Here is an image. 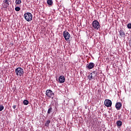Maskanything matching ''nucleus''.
<instances>
[{
  "label": "nucleus",
  "instance_id": "nucleus-1",
  "mask_svg": "<svg viewBox=\"0 0 131 131\" xmlns=\"http://www.w3.org/2000/svg\"><path fill=\"white\" fill-rule=\"evenodd\" d=\"M15 73L17 76H23V75L24 74V71L22 68L18 67L15 69Z\"/></svg>",
  "mask_w": 131,
  "mask_h": 131
},
{
  "label": "nucleus",
  "instance_id": "nucleus-2",
  "mask_svg": "<svg viewBox=\"0 0 131 131\" xmlns=\"http://www.w3.org/2000/svg\"><path fill=\"white\" fill-rule=\"evenodd\" d=\"M32 14L30 12H27L24 14V18L28 22H30L32 20Z\"/></svg>",
  "mask_w": 131,
  "mask_h": 131
},
{
  "label": "nucleus",
  "instance_id": "nucleus-3",
  "mask_svg": "<svg viewBox=\"0 0 131 131\" xmlns=\"http://www.w3.org/2000/svg\"><path fill=\"white\" fill-rule=\"evenodd\" d=\"M46 95L49 99H54V97H55V94L53 93L52 91L51 90H47L46 91Z\"/></svg>",
  "mask_w": 131,
  "mask_h": 131
},
{
  "label": "nucleus",
  "instance_id": "nucleus-4",
  "mask_svg": "<svg viewBox=\"0 0 131 131\" xmlns=\"http://www.w3.org/2000/svg\"><path fill=\"white\" fill-rule=\"evenodd\" d=\"M92 26L96 30H99L100 29V23L97 20H95L92 22Z\"/></svg>",
  "mask_w": 131,
  "mask_h": 131
},
{
  "label": "nucleus",
  "instance_id": "nucleus-5",
  "mask_svg": "<svg viewBox=\"0 0 131 131\" xmlns=\"http://www.w3.org/2000/svg\"><path fill=\"white\" fill-rule=\"evenodd\" d=\"M63 35L65 40L67 41H68L69 40V38H70V34H69V32H67V31H64L63 32Z\"/></svg>",
  "mask_w": 131,
  "mask_h": 131
},
{
  "label": "nucleus",
  "instance_id": "nucleus-6",
  "mask_svg": "<svg viewBox=\"0 0 131 131\" xmlns=\"http://www.w3.org/2000/svg\"><path fill=\"white\" fill-rule=\"evenodd\" d=\"M10 2L11 0H4L3 1V8L8 9L9 6H10Z\"/></svg>",
  "mask_w": 131,
  "mask_h": 131
},
{
  "label": "nucleus",
  "instance_id": "nucleus-7",
  "mask_svg": "<svg viewBox=\"0 0 131 131\" xmlns=\"http://www.w3.org/2000/svg\"><path fill=\"white\" fill-rule=\"evenodd\" d=\"M104 105L106 107H111L112 106V101L109 99H106L104 101Z\"/></svg>",
  "mask_w": 131,
  "mask_h": 131
},
{
  "label": "nucleus",
  "instance_id": "nucleus-8",
  "mask_svg": "<svg viewBox=\"0 0 131 131\" xmlns=\"http://www.w3.org/2000/svg\"><path fill=\"white\" fill-rule=\"evenodd\" d=\"M124 29H120L119 32L121 37H125V32Z\"/></svg>",
  "mask_w": 131,
  "mask_h": 131
},
{
  "label": "nucleus",
  "instance_id": "nucleus-9",
  "mask_svg": "<svg viewBox=\"0 0 131 131\" xmlns=\"http://www.w3.org/2000/svg\"><path fill=\"white\" fill-rule=\"evenodd\" d=\"M59 83H64L65 82V77L60 76L58 79Z\"/></svg>",
  "mask_w": 131,
  "mask_h": 131
},
{
  "label": "nucleus",
  "instance_id": "nucleus-10",
  "mask_svg": "<svg viewBox=\"0 0 131 131\" xmlns=\"http://www.w3.org/2000/svg\"><path fill=\"white\" fill-rule=\"evenodd\" d=\"M86 67L88 69H93L95 67V63L94 62H90L89 64L86 65Z\"/></svg>",
  "mask_w": 131,
  "mask_h": 131
},
{
  "label": "nucleus",
  "instance_id": "nucleus-11",
  "mask_svg": "<svg viewBox=\"0 0 131 131\" xmlns=\"http://www.w3.org/2000/svg\"><path fill=\"white\" fill-rule=\"evenodd\" d=\"M122 106L121 102H117L116 104V108L117 110H120V108Z\"/></svg>",
  "mask_w": 131,
  "mask_h": 131
},
{
  "label": "nucleus",
  "instance_id": "nucleus-12",
  "mask_svg": "<svg viewBox=\"0 0 131 131\" xmlns=\"http://www.w3.org/2000/svg\"><path fill=\"white\" fill-rule=\"evenodd\" d=\"M116 124L118 127H120L122 125V122L120 120L117 121Z\"/></svg>",
  "mask_w": 131,
  "mask_h": 131
},
{
  "label": "nucleus",
  "instance_id": "nucleus-13",
  "mask_svg": "<svg viewBox=\"0 0 131 131\" xmlns=\"http://www.w3.org/2000/svg\"><path fill=\"white\" fill-rule=\"evenodd\" d=\"M51 112H53V107H52V106H50L48 110L47 113L48 114H51Z\"/></svg>",
  "mask_w": 131,
  "mask_h": 131
},
{
  "label": "nucleus",
  "instance_id": "nucleus-14",
  "mask_svg": "<svg viewBox=\"0 0 131 131\" xmlns=\"http://www.w3.org/2000/svg\"><path fill=\"white\" fill-rule=\"evenodd\" d=\"M47 4L49 6H52V5H53V1L52 0H47Z\"/></svg>",
  "mask_w": 131,
  "mask_h": 131
},
{
  "label": "nucleus",
  "instance_id": "nucleus-15",
  "mask_svg": "<svg viewBox=\"0 0 131 131\" xmlns=\"http://www.w3.org/2000/svg\"><path fill=\"white\" fill-rule=\"evenodd\" d=\"M88 79H89V80H92V79H93V73L89 74Z\"/></svg>",
  "mask_w": 131,
  "mask_h": 131
},
{
  "label": "nucleus",
  "instance_id": "nucleus-16",
  "mask_svg": "<svg viewBox=\"0 0 131 131\" xmlns=\"http://www.w3.org/2000/svg\"><path fill=\"white\" fill-rule=\"evenodd\" d=\"M22 3V1L21 0H16L15 1V4L16 5H20Z\"/></svg>",
  "mask_w": 131,
  "mask_h": 131
},
{
  "label": "nucleus",
  "instance_id": "nucleus-17",
  "mask_svg": "<svg viewBox=\"0 0 131 131\" xmlns=\"http://www.w3.org/2000/svg\"><path fill=\"white\" fill-rule=\"evenodd\" d=\"M50 122H51V121L50 120L47 121L45 123V126H49V125H50Z\"/></svg>",
  "mask_w": 131,
  "mask_h": 131
},
{
  "label": "nucleus",
  "instance_id": "nucleus-18",
  "mask_svg": "<svg viewBox=\"0 0 131 131\" xmlns=\"http://www.w3.org/2000/svg\"><path fill=\"white\" fill-rule=\"evenodd\" d=\"M23 103H24V105H28V104H29V102L27 100H25Z\"/></svg>",
  "mask_w": 131,
  "mask_h": 131
},
{
  "label": "nucleus",
  "instance_id": "nucleus-19",
  "mask_svg": "<svg viewBox=\"0 0 131 131\" xmlns=\"http://www.w3.org/2000/svg\"><path fill=\"white\" fill-rule=\"evenodd\" d=\"M95 74V76H97L99 74V72H98V70L94 71L93 72L92 74Z\"/></svg>",
  "mask_w": 131,
  "mask_h": 131
},
{
  "label": "nucleus",
  "instance_id": "nucleus-20",
  "mask_svg": "<svg viewBox=\"0 0 131 131\" xmlns=\"http://www.w3.org/2000/svg\"><path fill=\"white\" fill-rule=\"evenodd\" d=\"M15 10L16 12H19V11H20V10H21V8H20V7H16L15 8Z\"/></svg>",
  "mask_w": 131,
  "mask_h": 131
},
{
  "label": "nucleus",
  "instance_id": "nucleus-21",
  "mask_svg": "<svg viewBox=\"0 0 131 131\" xmlns=\"http://www.w3.org/2000/svg\"><path fill=\"white\" fill-rule=\"evenodd\" d=\"M127 27L128 29H131V24L129 23L127 25Z\"/></svg>",
  "mask_w": 131,
  "mask_h": 131
},
{
  "label": "nucleus",
  "instance_id": "nucleus-22",
  "mask_svg": "<svg viewBox=\"0 0 131 131\" xmlns=\"http://www.w3.org/2000/svg\"><path fill=\"white\" fill-rule=\"evenodd\" d=\"M5 108V107H4V105H0V112L1 111H3V110Z\"/></svg>",
  "mask_w": 131,
  "mask_h": 131
},
{
  "label": "nucleus",
  "instance_id": "nucleus-23",
  "mask_svg": "<svg viewBox=\"0 0 131 131\" xmlns=\"http://www.w3.org/2000/svg\"><path fill=\"white\" fill-rule=\"evenodd\" d=\"M16 107H17V105H13V106H12V107L13 108V109H16Z\"/></svg>",
  "mask_w": 131,
  "mask_h": 131
},
{
  "label": "nucleus",
  "instance_id": "nucleus-24",
  "mask_svg": "<svg viewBox=\"0 0 131 131\" xmlns=\"http://www.w3.org/2000/svg\"><path fill=\"white\" fill-rule=\"evenodd\" d=\"M129 45L130 48H131V39L129 41Z\"/></svg>",
  "mask_w": 131,
  "mask_h": 131
},
{
  "label": "nucleus",
  "instance_id": "nucleus-25",
  "mask_svg": "<svg viewBox=\"0 0 131 131\" xmlns=\"http://www.w3.org/2000/svg\"><path fill=\"white\" fill-rule=\"evenodd\" d=\"M1 21H2V19H1V18H0V22H1Z\"/></svg>",
  "mask_w": 131,
  "mask_h": 131
}]
</instances>
